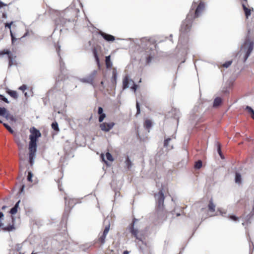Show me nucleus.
<instances>
[{
	"label": "nucleus",
	"mask_w": 254,
	"mask_h": 254,
	"mask_svg": "<svg viewBox=\"0 0 254 254\" xmlns=\"http://www.w3.org/2000/svg\"><path fill=\"white\" fill-rule=\"evenodd\" d=\"M31 134L29 135V162L32 166L34 163V160L36 158V153L37 152V139L41 136L40 131L35 127H32L30 129Z\"/></svg>",
	"instance_id": "f257e3e1"
},
{
	"label": "nucleus",
	"mask_w": 254,
	"mask_h": 254,
	"mask_svg": "<svg viewBox=\"0 0 254 254\" xmlns=\"http://www.w3.org/2000/svg\"><path fill=\"white\" fill-rule=\"evenodd\" d=\"M154 197L156 203V212L155 214L156 215L158 219H162L164 215V202L165 196L162 190H160L158 193L155 194Z\"/></svg>",
	"instance_id": "f03ea898"
},
{
	"label": "nucleus",
	"mask_w": 254,
	"mask_h": 254,
	"mask_svg": "<svg viewBox=\"0 0 254 254\" xmlns=\"http://www.w3.org/2000/svg\"><path fill=\"white\" fill-rule=\"evenodd\" d=\"M254 43L253 41L251 40H247L246 39L245 40L244 42L242 44L241 48L245 52L244 62H246L251 55L254 48Z\"/></svg>",
	"instance_id": "7ed1b4c3"
},
{
	"label": "nucleus",
	"mask_w": 254,
	"mask_h": 254,
	"mask_svg": "<svg viewBox=\"0 0 254 254\" xmlns=\"http://www.w3.org/2000/svg\"><path fill=\"white\" fill-rule=\"evenodd\" d=\"M138 219L136 218H133L132 223L130 224V226L129 227V232L131 233V234L139 241L141 242V244L144 246H140V249L141 251H143L145 247H147V243L145 241H144L140 237H139L138 236V229L134 228V224L135 222L137 221Z\"/></svg>",
	"instance_id": "20e7f679"
},
{
	"label": "nucleus",
	"mask_w": 254,
	"mask_h": 254,
	"mask_svg": "<svg viewBox=\"0 0 254 254\" xmlns=\"http://www.w3.org/2000/svg\"><path fill=\"white\" fill-rule=\"evenodd\" d=\"M190 14H188L186 20L183 22L181 25L180 30L182 33H187L190 30L192 19L191 15L190 17Z\"/></svg>",
	"instance_id": "39448f33"
},
{
	"label": "nucleus",
	"mask_w": 254,
	"mask_h": 254,
	"mask_svg": "<svg viewBox=\"0 0 254 254\" xmlns=\"http://www.w3.org/2000/svg\"><path fill=\"white\" fill-rule=\"evenodd\" d=\"M97 73V71L96 70H94L87 76L80 78L79 81L82 83H86L91 85L93 87H95V85L94 84V79Z\"/></svg>",
	"instance_id": "423d86ee"
},
{
	"label": "nucleus",
	"mask_w": 254,
	"mask_h": 254,
	"mask_svg": "<svg viewBox=\"0 0 254 254\" xmlns=\"http://www.w3.org/2000/svg\"><path fill=\"white\" fill-rule=\"evenodd\" d=\"M115 125V124L114 122H104L101 123L99 125V127L102 131L105 132H108L114 127Z\"/></svg>",
	"instance_id": "0eeeda50"
},
{
	"label": "nucleus",
	"mask_w": 254,
	"mask_h": 254,
	"mask_svg": "<svg viewBox=\"0 0 254 254\" xmlns=\"http://www.w3.org/2000/svg\"><path fill=\"white\" fill-rule=\"evenodd\" d=\"M198 107L195 106L194 107L190 113V121L191 124H193L195 122L198 121L200 119L199 116L195 114L198 112Z\"/></svg>",
	"instance_id": "6e6552de"
},
{
	"label": "nucleus",
	"mask_w": 254,
	"mask_h": 254,
	"mask_svg": "<svg viewBox=\"0 0 254 254\" xmlns=\"http://www.w3.org/2000/svg\"><path fill=\"white\" fill-rule=\"evenodd\" d=\"M4 55H7L8 58V66H11L13 64V59L12 57V55L11 54L10 51L8 50H3L1 51L0 53V56H3Z\"/></svg>",
	"instance_id": "1a4fd4ad"
},
{
	"label": "nucleus",
	"mask_w": 254,
	"mask_h": 254,
	"mask_svg": "<svg viewBox=\"0 0 254 254\" xmlns=\"http://www.w3.org/2000/svg\"><path fill=\"white\" fill-rule=\"evenodd\" d=\"M204 3L203 2H200L196 8L193 18H195L199 16V15L201 14L203 10L204 9Z\"/></svg>",
	"instance_id": "9d476101"
},
{
	"label": "nucleus",
	"mask_w": 254,
	"mask_h": 254,
	"mask_svg": "<svg viewBox=\"0 0 254 254\" xmlns=\"http://www.w3.org/2000/svg\"><path fill=\"white\" fill-rule=\"evenodd\" d=\"M98 34L101 35L107 42H113L115 40V37L113 35L107 34L101 30L98 32Z\"/></svg>",
	"instance_id": "9b49d317"
},
{
	"label": "nucleus",
	"mask_w": 254,
	"mask_h": 254,
	"mask_svg": "<svg viewBox=\"0 0 254 254\" xmlns=\"http://www.w3.org/2000/svg\"><path fill=\"white\" fill-rule=\"evenodd\" d=\"M60 48H61V46H59L58 48H57L56 50H57V52L58 53V56L59 57V59H60L59 61H60V69H61V72H63L64 69L65 64H64V63L63 62V61L61 57V55H60Z\"/></svg>",
	"instance_id": "f8f14e48"
},
{
	"label": "nucleus",
	"mask_w": 254,
	"mask_h": 254,
	"mask_svg": "<svg viewBox=\"0 0 254 254\" xmlns=\"http://www.w3.org/2000/svg\"><path fill=\"white\" fill-rule=\"evenodd\" d=\"M222 103V99L220 97H217L214 99L212 107L214 108L219 107Z\"/></svg>",
	"instance_id": "ddd939ff"
},
{
	"label": "nucleus",
	"mask_w": 254,
	"mask_h": 254,
	"mask_svg": "<svg viewBox=\"0 0 254 254\" xmlns=\"http://www.w3.org/2000/svg\"><path fill=\"white\" fill-rule=\"evenodd\" d=\"M118 72L116 68H114L112 71V77L111 79V82L114 85H116L117 84Z\"/></svg>",
	"instance_id": "4468645a"
},
{
	"label": "nucleus",
	"mask_w": 254,
	"mask_h": 254,
	"mask_svg": "<svg viewBox=\"0 0 254 254\" xmlns=\"http://www.w3.org/2000/svg\"><path fill=\"white\" fill-rule=\"evenodd\" d=\"M246 4L247 0H244V1H243L242 2V6L245 11V15L247 18H248V17L251 15V9L247 7Z\"/></svg>",
	"instance_id": "2eb2a0df"
},
{
	"label": "nucleus",
	"mask_w": 254,
	"mask_h": 254,
	"mask_svg": "<svg viewBox=\"0 0 254 254\" xmlns=\"http://www.w3.org/2000/svg\"><path fill=\"white\" fill-rule=\"evenodd\" d=\"M253 211H254V205L253 207V210L252 211L248 214L245 218V221L246 223L247 224H250L251 223V219L253 218V217L254 216V213L253 212Z\"/></svg>",
	"instance_id": "dca6fc26"
},
{
	"label": "nucleus",
	"mask_w": 254,
	"mask_h": 254,
	"mask_svg": "<svg viewBox=\"0 0 254 254\" xmlns=\"http://www.w3.org/2000/svg\"><path fill=\"white\" fill-rule=\"evenodd\" d=\"M93 54L94 57L95 58V61L96 62V64L98 65V67L99 68H100L101 67V64L100 62V59L98 55V52L96 49H94L93 50Z\"/></svg>",
	"instance_id": "f3484780"
},
{
	"label": "nucleus",
	"mask_w": 254,
	"mask_h": 254,
	"mask_svg": "<svg viewBox=\"0 0 254 254\" xmlns=\"http://www.w3.org/2000/svg\"><path fill=\"white\" fill-rule=\"evenodd\" d=\"M129 77L128 75H126L123 81V89H126L129 87Z\"/></svg>",
	"instance_id": "a211bd4d"
},
{
	"label": "nucleus",
	"mask_w": 254,
	"mask_h": 254,
	"mask_svg": "<svg viewBox=\"0 0 254 254\" xmlns=\"http://www.w3.org/2000/svg\"><path fill=\"white\" fill-rule=\"evenodd\" d=\"M172 114L174 115V118L176 120L177 124L179 122V119L180 115V113L179 110L174 109L172 110Z\"/></svg>",
	"instance_id": "6ab92c4d"
},
{
	"label": "nucleus",
	"mask_w": 254,
	"mask_h": 254,
	"mask_svg": "<svg viewBox=\"0 0 254 254\" xmlns=\"http://www.w3.org/2000/svg\"><path fill=\"white\" fill-rule=\"evenodd\" d=\"M105 64L107 68H109L112 67L113 65L112 62L111 60V56L109 55L106 57L105 58Z\"/></svg>",
	"instance_id": "aec40b11"
},
{
	"label": "nucleus",
	"mask_w": 254,
	"mask_h": 254,
	"mask_svg": "<svg viewBox=\"0 0 254 254\" xmlns=\"http://www.w3.org/2000/svg\"><path fill=\"white\" fill-rule=\"evenodd\" d=\"M175 139L176 138V135L173 134L171 136V137H167L166 138H165L164 141V147L165 148H168L169 146V142L172 139Z\"/></svg>",
	"instance_id": "412c9836"
},
{
	"label": "nucleus",
	"mask_w": 254,
	"mask_h": 254,
	"mask_svg": "<svg viewBox=\"0 0 254 254\" xmlns=\"http://www.w3.org/2000/svg\"><path fill=\"white\" fill-rule=\"evenodd\" d=\"M235 182L236 184H240L242 183V177L240 173L236 172Z\"/></svg>",
	"instance_id": "4be33fe9"
},
{
	"label": "nucleus",
	"mask_w": 254,
	"mask_h": 254,
	"mask_svg": "<svg viewBox=\"0 0 254 254\" xmlns=\"http://www.w3.org/2000/svg\"><path fill=\"white\" fill-rule=\"evenodd\" d=\"M1 227L2 228V229L4 231L10 232V231H12L13 230L15 229V227L14 226V224H12V225L9 224L8 226H5V227H4L2 226Z\"/></svg>",
	"instance_id": "5701e85b"
},
{
	"label": "nucleus",
	"mask_w": 254,
	"mask_h": 254,
	"mask_svg": "<svg viewBox=\"0 0 254 254\" xmlns=\"http://www.w3.org/2000/svg\"><path fill=\"white\" fill-rule=\"evenodd\" d=\"M215 145L217 146V152H218L219 155H220V157L222 159H223L224 156H223L222 151H221V144L219 142L216 141Z\"/></svg>",
	"instance_id": "b1692460"
},
{
	"label": "nucleus",
	"mask_w": 254,
	"mask_h": 254,
	"mask_svg": "<svg viewBox=\"0 0 254 254\" xmlns=\"http://www.w3.org/2000/svg\"><path fill=\"white\" fill-rule=\"evenodd\" d=\"M209 210L211 212H214L215 210V205L213 203L212 199H211L208 205Z\"/></svg>",
	"instance_id": "393cba45"
},
{
	"label": "nucleus",
	"mask_w": 254,
	"mask_h": 254,
	"mask_svg": "<svg viewBox=\"0 0 254 254\" xmlns=\"http://www.w3.org/2000/svg\"><path fill=\"white\" fill-rule=\"evenodd\" d=\"M150 52V51H146V56L145 57L146 58V63L147 64H149L152 58H153V56L151 55V53H149Z\"/></svg>",
	"instance_id": "a878e982"
},
{
	"label": "nucleus",
	"mask_w": 254,
	"mask_h": 254,
	"mask_svg": "<svg viewBox=\"0 0 254 254\" xmlns=\"http://www.w3.org/2000/svg\"><path fill=\"white\" fill-rule=\"evenodd\" d=\"M8 112L4 107H0V116L5 118Z\"/></svg>",
	"instance_id": "bb28decb"
},
{
	"label": "nucleus",
	"mask_w": 254,
	"mask_h": 254,
	"mask_svg": "<svg viewBox=\"0 0 254 254\" xmlns=\"http://www.w3.org/2000/svg\"><path fill=\"white\" fill-rule=\"evenodd\" d=\"M7 93L12 97L14 99H17L18 98V94L16 91H13L9 90L7 91Z\"/></svg>",
	"instance_id": "cd10ccee"
},
{
	"label": "nucleus",
	"mask_w": 254,
	"mask_h": 254,
	"mask_svg": "<svg viewBox=\"0 0 254 254\" xmlns=\"http://www.w3.org/2000/svg\"><path fill=\"white\" fill-rule=\"evenodd\" d=\"M144 127L145 128V129H148L149 130L150 128L152 127L151 121L149 120H146L145 121Z\"/></svg>",
	"instance_id": "c85d7f7f"
},
{
	"label": "nucleus",
	"mask_w": 254,
	"mask_h": 254,
	"mask_svg": "<svg viewBox=\"0 0 254 254\" xmlns=\"http://www.w3.org/2000/svg\"><path fill=\"white\" fill-rule=\"evenodd\" d=\"M15 142L16 143L18 148L19 149L22 150L23 149L24 144L21 141L19 138H17L15 139Z\"/></svg>",
	"instance_id": "c756f323"
},
{
	"label": "nucleus",
	"mask_w": 254,
	"mask_h": 254,
	"mask_svg": "<svg viewBox=\"0 0 254 254\" xmlns=\"http://www.w3.org/2000/svg\"><path fill=\"white\" fill-rule=\"evenodd\" d=\"M125 164H126V166L127 167V168L128 169H130L132 166L131 161L128 156H127V157L126 158V160L125 161Z\"/></svg>",
	"instance_id": "7c9ffc66"
},
{
	"label": "nucleus",
	"mask_w": 254,
	"mask_h": 254,
	"mask_svg": "<svg viewBox=\"0 0 254 254\" xmlns=\"http://www.w3.org/2000/svg\"><path fill=\"white\" fill-rule=\"evenodd\" d=\"M5 118L7 120H10L11 121H16L15 118L12 115L9 114V112L5 116Z\"/></svg>",
	"instance_id": "2f4dec72"
},
{
	"label": "nucleus",
	"mask_w": 254,
	"mask_h": 254,
	"mask_svg": "<svg viewBox=\"0 0 254 254\" xmlns=\"http://www.w3.org/2000/svg\"><path fill=\"white\" fill-rule=\"evenodd\" d=\"M202 166V162L201 160H198L196 162L194 165V168L195 169H199L201 168Z\"/></svg>",
	"instance_id": "473e14b6"
},
{
	"label": "nucleus",
	"mask_w": 254,
	"mask_h": 254,
	"mask_svg": "<svg viewBox=\"0 0 254 254\" xmlns=\"http://www.w3.org/2000/svg\"><path fill=\"white\" fill-rule=\"evenodd\" d=\"M3 124V126L6 128V129L11 133H14V130L12 128L9 126L6 123H2Z\"/></svg>",
	"instance_id": "72a5a7b5"
},
{
	"label": "nucleus",
	"mask_w": 254,
	"mask_h": 254,
	"mask_svg": "<svg viewBox=\"0 0 254 254\" xmlns=\"http://www.w3.org/2000/svg\"><path fill=\"white\" fill-rule=\"evenodd\" d=\"M51 126H52V128L54 130H55V131L59 130V125H58V123L57 122H53Z\"/></svg>",
	"instance_id": "f704fd0d"
},
{
	"label": "nucleus",
	"mask_w": 254,
	"mask_h": 254,
	"mask_svg": "<svg viewBox=\"0 0 254 254\" xmlns=\"http://www.w3.org/2000/svg\"><path fill=\"white\" fill-rule=\"evenodd\" d=\"M106 117V115L105 113H103L102 114L99 115V117L98 118V121L99 123H103V121L105 119V118Z\"/></svg>",
	"instance_id": "c9c22d12"
},
{
	"label": "nucleus",
	"mask_w": 254,
	"mask_h": 254,
	"mask_svg": "<svg viewBox=\"0 0 254 254\" xmlns=\"http://www.w3.org/2000/svg\"><path fill=\"white\" fill-rule=\"evenodd\" d=\"M106 157L107 159L110 161H114V158H113L112 154L109 152H107L106 153Z\"/></svg>",
	"instance_id": "e433bc0d"
},
{
	"label": "nucleus",
	"mask_w": 254,
	"mask_h": 254,
	"mask_svg": "<svg viewBox=\"0 0 254 254\" xmlns=\"http://www.w3.org/2000/svg\"><path fill=\"white\" fill-rule=\"evenodd\" d=\"M228 218H229L230 219L235 221H237L239 220V217H238L237 216H236L235 215H229H229H228Z\"/></svg>",
	"instance_id": "4c0bfd02"
},
{
	"label": "nucleus",
	"mask_w": 254,
	"mask_h": 254,
	"mask_svg": "<svg viewBox=\"0 0 254 254\" xmlns=\"http://www.w3.org/2000/svg\"><path fill=\"white\" fill-rule=\"evenodd\" d=\"M32 177H33V174L30 171V172H28V175H27V181H29V182H32Z\"/></svg>",
	"instance_id": "58836bf2"
},
{
	"label": "nucleus",
	"mask_w": 254,
	"mask_h": 254,
	"mask_svg": "<svg viewBox=\"0 0 254 254\" xmlns=\"http://www.w3.org/2000/svg\"><path fill=\"white\" fill-rule=\"evenodd\" d=\"M106 236L107 235H104V234H103L102 235V236L99 238V241L101 242V243L102 244H104L105 243V239H106Z\"/></svg>",
	"instance_id": "ea45409f"
},
{
	"label": "nucleus",
	"mask_w": 254,
	"mask_h": 254,
	"mask_svg": "<svg viewBox=\"0 0 254 254\" xmlns=\"http://www.w3.org/2000/svg\"><path fill=\"white\" fill-rule=\"evenodd\" d=\"M110 224H108V225L106 226L104 230L103 231V233L104 235H107L109 232V229H110Z\"/></svg>",
	"instance_id": "a19ab883"
},
{
	"label": "nucleus",
	"mask_w": 254,
	"mask_h": 254,
	"mask_svg": "<svg viewBox=\"0 0 254 254\" xmlns=\"http://www.w3.org/2000/svg\"><path fill=\"white\" fill-rule=\"evenodd\" d=\"M17 212V209L16 208V207H13L11 208L9 211V213L12 214L14 215Z\"/></svg>",
	"instance_id": "79ce46f5"
},
{
	"label": "nucleus",
	"mask_w": 254,
	"mask_h": 254,
	"mask_svg": "<svg viewBox=\"0 0 254 254\" xmlns=\"http://www.w3.org/2000/svg\"><path fill=\"white\" fill-rule=\"evenodd\" d=\"M136 115H138L140 113V108L139 102L136 101Z\"/></svg>",
	"instance_id": "37998d69"
},
{
	"label": "nucleus",
	"mask_w": 254,
	"mask_h": 254,
	"mask_svg": "<svg viewBox=\"0 0 254 254\" xmlns=\"http://www.w3.org/2000/svg\"><path fill=\"white\" fill-rule=\"evenodd\" d=\"M232 61H227L223 64V66L225 68H228L232 64Z\"/></svg>",
	"instance_id": "c03bdc74"
},
{
	"label": "nucleus",
	"mask_w": 254,
	"mask_h": 254,
	"mask_svg": "<svg viewBox=\"0 0 254 254\" xmlns=\"http://www.w3.org/2000/svg\"><path fill=\"white\" fill-rule=\"evenodd\" d=\"M130 81L132 82L133 84L132 87H131V89L133 90L134 92L136 91L137 88V85L134 83L133 81L131 79H130Z\"/></svg>",
	"instance_id": "a18cd8bd"
},
{
	"label": "nucleus",
	"mask_w": 254,
	"mask_h": 254,
	"mask_svg": "<svg viewBox=\"0 0 254 254\" xmlns=\"http://www.w3.org/2000/svg\"><path fill=\"white\" fill-rule=\"evenodd\" d=\"M245 110H247L251 114L252 113H254V110L252 108V107H251L250 106H246Z\"/></svg>",
	"instance_id": "49530a36"
},
{
	"label": "nucleus",
	"mask_w": 254,
	"mask_h": 254,
	"mask_svg": "<svg viewBox=\"0 0 254 254\" xmlns=\"http://www.w3.org/2000/svg\"><path fill=\"white\" fill-rule=\"evenodd\" d=\"M250 34H251V29H248L247 34V35L245 37V39H246L247 40H251Z\"/></svg>",
	"instance_id": "de8ad7c7"
},
{
	"label": "nucleus",
	"mask_w": 254,
	"mask_h": 254,
	"mask_svg": "<svg viewBox=\"0 0 254 254\" xmlns=\"http://www.w3.org/2000/svg\"><path fill=\"white\" fill-rule=\"evenodd\" d=\"M27 86L26 85L23 84L20 87H19V89L23 91H24V90L27 89Z\"/></svg>",
	"instance_id": "09e8293b"
},
{
	"label": "nucleus",
	"mask_w": 254,
	"mask_h": 254,
	"mask_svg": "<svg viewBox=\"0 0 254 254\" xmlns=\"http://www.w3.org/2000/svg\"><path fill=\"white\" fill-rule=\"evenodd\" d=\"M104 113V110L102 107H99L98 109V114L99 115Z\"/></svg>",
	"instance_id": "8fccbe9b"
},
{
	"label": "nucleus",
	"mask_w": 254,
	"mask_h": 254,
	"mask_svg": "<svg viewBox=\"0 0 254 254\" xmlns=\"http://www.w3.org/2000/svg\"><path fill=\"white\" fill-rule=\"evenodd\" d=\"M10 36H11V38L12 43L13 44L14 41H16L17 40V39L14 37L11 31H10Z\"/></svg>",
	"instance_id": "3c124183"
},
{
	"label": "nucleus",
	"mask_w": 254,
	"mask_h": 254,
	"mask_svg": "<svg viewBox=\"0 0 254 254\" xmlns=\"http://www.w3.org/2000/svg\"><path fill=\"white\" fill-rule=\"evenodd\" d=\"M12 23H13L12 21H11V22H10L9 23H7L5 24V27L6 28H8L9 29H11V25L12 24Z\"/></svg>",
	"instance_id": "603ef678"
},
{
	"label": "nucleus",
	"mask_w": 254,
	"mask_h": 254,
	"mask_svg": "<svg viewBox=\"0 0 254 254\" xmlns=\"http://www.w3.org/2000/svg\"><path fill=\"white\" fill-rule=\"evenodd\" d=\"M220 214L222 216L228 218V215H226V212H223V211H222L221 210H220Z\"/></svg>",
	"instance_id": "864d4df0"
},
{
	"label": "nucleus",
	"mask_w": 254,
	"mask_h": 254,
	"mask_svg": "<svg viewBox=\"0 0 254 254\" xmlns=\"http://www.w3.org/2000/svg\"><path fill=\"white\" fill-rule=\"evenodd\" d=\"M24 188H25V185H22L20 189V190H19L20 193H22L24 191Z\"/></svg>",
	"instance_id": "5fc2aeb1"
},
{
	"label": "nucleus",
	"mask_w": 254,
	"mask_h": 254,
	"mask_svg": "<svg viewBox=\"0 0 254 254\" xmlns=\"http://www.w3.org/2000/svg\"><path fill=\"white\" fill-rule=\"evenodd\" d=\"M20 202V200H19L14 205V207H16V208L18 209L19 207V203Z\"/></svg>",
	"instance_id": "6e6d98bb"
},
{
	"label": "nucleus",
	"mask_w": 254,
	"mask_h": 254,
	"mask_svg": "<svg viewBox=\"0 0 254 254\" xmlns=\"http://www.w3.org/2000/svg\"><path fill=\"white\" fill-rule=\"evenodd\" d=\"M4 217V214L2 212L0 211V222H1L2 220Z\"/></svg>",
	"instance_id": "4d7b16f0"
},
{
	"label": "nucleus",
	"mask_w": 254,
	"mask_h": 254,
	"mask_svg": "<svg viewBox=\"0 0 254 254\" xmlns=\"http://www.w3.org/2000/svg\"><path fill=\"white\" fill-rule=\"evenodd\" d=\"M6 4L3 3L2 1L0 0V8H1L3 6H6Z\"/></svg>",
	"instance_id": "13d9d810"
},
{
	"label": "nucleus",
	"mask_w": 254,
	"mask_h": 254,
	"mask_svg": "<svg viewBox=\"0 0 254 254\" xmlns=\"http://www.w3.org/2000/svg\"><path fill=\"white\" fill-rule=\"evenodd\" d=\"M101 158H102V160H103V161H104L106 164H107V161H105V160L104 155V154H102L101 155Z\"/></svg>",
	"instance_id": "bf43d9fd"
},
{
	"label": "nucleus",
	"mask_w": 254,
	"mask_h": 254,
	"mask_svg": "<svg viewBox=\"0 0 254 254\" xmlns=\"http://www.w3.org/2000/svg\"><path fill=\"white\" fill-rule=\"evenodd\" d=\"M3 99H4L3 101L4 102H5L6 103L8 104L9 103V101L8 100L7 98H6L5 97V98H3Z\"/></svg>",
	"instance_id": "052dcab7"
},
{
	"label": "nucleus",
	"mask_w": 254,
	"mask_h": 254,
	"mask_svg": "<svg viewBox=\"0 0 254 254\" xmlns=\"http://www.w3.org/2000/svg\"><path fill=\"white\" fill-rule=\"evenodd\" d=\"M5 98V96L1 95V94H0V99L1 100V101H3L4 100L3 98Z\"/></svg>",
	"instance_id": "680f3d73"
},
{
	"label": "nucleus",
	"mask_w": 254,
	"mask_h": 254,
	"mask_svg": "<svg viewBox=\"0 0 254 254\" xmlns=\"http://www.w3.org/2000/svg\"><path fill=\"white\" fill-rule=\"evenodd\" d=\"M2 17L4 18H7V15H6V13H5V12H3L2 13Z\"/></svg>",
	"instance_id": "e2e57ef3"
},
{
	"label": "nucleus",
	"mask_w": 254,
	"mask_h": 254,
	"mask_svg": "<svg viewBox=\"0 0 254 254\" xmlns=\"http://www.w3.org/2000/svg\"><path fill=\"white\" fill-rule=\"evenodd\" d=\"M183 38V35H181L179 38V43H182V39Z\"/></svg>",
	"instance_id": "0e129e2a"
},
{
	"label": "nucleus",
	"mask_w": 254,
	"mask_h": 254,
	"mask_svg": "<svg viewBox=\"0 0 254 254\" xmlns=\"http://www.w3.org/2000/svg\"><path fill=\"white\" fill-rule=\"evenodd\" d=\"M28 34V31H27L24 34V35L21 37V38H24L26 36H27Z\"/></svg>",
	"instance_id": "69168bd1"
},
{
	"label": "nucleus",
	"mask_w": 254,
	"mask_h": 254,
	"mask_svg": "<svg viewBox=\"0 0 254 254\" xmlns=\"http://www.w3.org/2000/svg\"><path fill=\"white\" fill-rule=\"evenodd\" d=\"M129 252H128L127 251H125L123 252V254H129Z\"/></svg>",
	"instance_id": "338daca9"
},
{
	"label": "nucleus",
	"mask_w": 254,
	"mask_h": 254,
	"mask_svg": "<svg viewBox=\"0 0 254 254\" xmlns=\"http://www.w3.org/2000/svg\"><path fill=\"white\" fill-rule=\"evenodd\" d=\"M251 117L254 119V113H252L251 114Z\"/></svg>",
	"instance_id": "774afa93"
}]
</instances>
